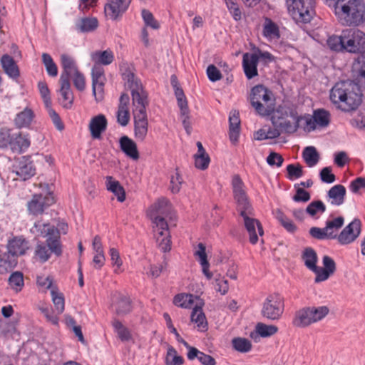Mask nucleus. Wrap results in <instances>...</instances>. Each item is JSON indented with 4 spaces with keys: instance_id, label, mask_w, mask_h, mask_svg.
<instances>
[{
    "instance_id": "1",
    "label": "nucleus",
    "mask_w": 365,
    "mask_h": 365,
    "mask_svg": "<svg viewBox=\"0 0 365 365\" xmlns=\"http://www.w3.org/2000/svg\"><path fill=\"white\" fill-rule=\"evenodd\" d=\"M232 186L237 210L243 218L244 225L249 234V240L250 243L255 245L258 242V235H264L262 225L254 217V210L245 190L244 182L239 175L233 176Z\"/></svg>"
},
{
    "instance_id": "2",
    "label": "nucleus",
    "mask_w": 365,
    "mask_h": 365,
    "mask_svg": "<svg viewBox=\"0 0 365 365\" xmlns=\"http://www.w3.org/2000/svg\"><path fill=\"white\" fill-rule=\"evenodd\" d=\"M330 100L344 112L356 110L362 102V92L359 85L353 81L336 83L330 91Z\"/></svg>"
},
{
    "instance_id": "3",
    "label": "nucleus",
    "mask_w": 365,
    "mask_h": 365,
    "mask_svg": "<svg viewBox=\"0 0 365 365\" xmlns=\"http://www.w3.org/2000/svg\"><path fill=\"white\" fill-rule=\"evenodd\" d=\"M334 14L339 23L346 27H358L365 23L364 0H337Z\"/></svg>"
},
{
    "instance_id": "4",
    "label": "nucleus",
    "mask_w": 365,
    "mask_h": 365,
    "mask_svg": "<svg viewBox=\"0 0 365 365\" xmlns=\"http://www.w3.org/2000/svg\"><path fill=\"white\" fill-rule=\"evenodd\" d=\"M123 78L131 91L132 103L135 107L134 114H147L146 108L149 105L148 95L141 82L130 70H126L123 73Z\"/></svg>"
},
{
    "instance_id": "5",
    "label": "nucleus",
    "mask_w": 365,
    "mask_h": 365,
    "mask_svg": "<svg viewBox=\"0 0 365 365\" xmlns=\"http://www.w3.org/2000/svg\"><path fill=\"white\" fill-rule=\"evenodd\" d=\"M31 232L37 237H46V244L50 247L51 252H53L56 256L61 255L62 249L60 242V232L54 225L39 220L31 228Z\"/></svg>"
},
{
    "instance_id": "6",
    "label": "nucleus",
    "mask_w": 365,
    "mask_h": 365,
    "mask_svg": "<svg viewBox=\"0 0 365 365\" xmlns=\"http://www.w3.org/2000/svg\"><path fill=\"white\" fill-rule=\"evenodd\" d=\"M288 12L297 23H309L315 14V0H286Z\"/></svg>"
},
{
    "instance_id": "7",
    "label": "nucleus",
    "mask_w": 365,
    "mask_h": 365,
    "mask_svg": "<svg viewBox=\"0 0 365 365\" xmlns=\"http://www.w3.org/2000/svg\"><path fill=\"white\" fill-rule=\"evenodd\" d=\"M284 311V299L277 293L269 294L262 304L261 315L267 321H279Z\"/></svg>"
},
{
    "instance_id": "8",
    "label": "nucleus",
    "mask_w": 365,
    "mask_h": 365,
    "mask_svg": "<svg viewBox=\"0 0 365 365\" xmlns=\"http://www.w3.org/2000/svg\"><path fill=\"white\" fill-rule=\"evenodd\" d=\"M150 220L155 225L153 231L155 232L156 241L159 248L166 252L171 249L170 235L168 225L165 217L160 215L150 216Z\"/></svg>"
},
{
    "instance_id": "9",
    "label": "nucleus",
    "mask_w": 365,
    "mask_h": 365,
    "mask_svg": "<svg viewBox=\"0 0 365 365\" xmlns=\"http://www.w3.org/2000/svg\"><path fill=\"white\" fill-rule=\"evenodd\" d=\"M43 192L33 195L31 201L28 202V210L34 215L42 214L47 207L54 203L55 200L48 184L41 185Z\"/></svg>"
},
{
    "instance_id": "10",
    "label": "nucleus",
    "mask_w": 365,
    "mask_h": 365,
    "mask_svg": "<svg viewBox=\"0 0 365 365\" xmlns=\"http://www.w3.org/2000/svg\"><path fill=\"white\" fill-rule=\"evenodd\" d=\"M345 51L349 53H364L365 51V33L359 29L344 30Z\"/></svg>"
},
{
    "instance_id": "11",
    "label": "nucleus",
    "mask_w": 365,
    "mask_h": 365,
    "mask_svg": "<svg viewBox=\"0 0 365 365\" xmlns=\"http://www.w3.org/2000/svg\"><path fill=\"white\" fill-rule=\"evenodd\" d=\"M13 173L18 176L14 180H26L33 177L36 173V168L31 158L23 156L16 159L13 165Z\"/></svg>"
},
{
    "instance_id": "12",
    "label": "nucleus",
    "mask_w": 365,
    "mask_h": 365,
    "mask_svg": "<svg viewBox=\"0 0 365 365\" xmlns=\"http://www.w3.org/2000/svg\"><path fill=\"white\" fill-rule=\"evenodd\" d=\"M361 232V221L354 219L346 226L337 236V240L341 245H348L354 242Z\"/></svg>"
},
{
    "instance_id": "13",
    "label": "nucleus",
    "mask_w": 365,
    "mask_h": 365,
    "mask_svg": "<svg viewBox=\"0 0 365 365\" xmlns=\"http://www.w3.org/2000/svg\"><path fill=\"white\" fill-rule=\"evenodd\" d=\"M131 2V0H108L104 7L105 14L112 20H116L122 16Z\"/></svg>"
},
{
    "instance_id": "14",
    "label": "nucleus",
    "mask_w": 365,
    "mask_h": 365,
    "mask_svg": "<svg viewBox=\"0 0 365 365\" xmlns=\"http://www.w3.org/2000/svg\"><path fill=\"white\" fill-rule=\"evenodd\" d=\"M322 264L323 267H318V269L315 273V283H319L326 281L331 276H332L336 270V263L334 260L329 256L324 255L323 257Z\"/></svg>"
},
{
    "instance_id": "15",
    "label": "nucleus",
    "mask_w": 365,
    "mask_h": 365,
    "mask_svg": "<svg viewBox=\"0 0 365 365\" xmlns=\"http://www.w3.org/2000/svg\"><path fill=\"white\" fill-rule=\"evenodd\" d=\"M297 114L293 104L284 101L276 109L274 108V112L272 113L271 121L272 123H277L278 121H282L288 116L297 118Z\"/></svg>"
},
{
    "instance_id": "16",
    "label": "nucleus",
    "mask_w": 365,
    "mask_h": 365,
    "mask_svg": "<svg viewBox=\"0 0 365 365\" xmlns=\"http://www.w3.org/2000/svg\"><path fill=\"white\" fill-rule=\"evenodd\" d=\"M259 56L256 53H245L242 57V67L246 77L252 79L258 76Z\"/></svg>"
},
{
    "instance_id": "17",
    "label": "nucleus",
    "mask_w": 365,
    "mask_h": 365,
    "mask_svg": "<svg viewBox=\"0 0 365 365\" xmlns=\"http://www.w3.org/2000/svg\"><path fill=\"white\" fill-rule=\"evenodd\" d=\"M29 249V242L23 237H15L9 240L7 244L8 252L12 255L16 259L17 257L26 254Z\"/></svg>"
},
{
    "instance_id": "18",
    "label": "nucleus",
    "mask_w": 365,
    "mask_h": 365,
    "mask_svg": "<svg viewBox=\"0 0 365 365\" xmlns=\"http://www.w3.org/2000/svg\"><path fill=\"white\" fill-rule=\"evenodd\" d=\"M107 125V119L103 114H99L92 118L88 126L92 138L100 139L101 134L106 130Z\"/></svg>"
},
{
    "instance_id": "19",
    "label": "nucleus",
    "mask_w": 365,
    "mask_h": 365,
    "mask_svg": "<svg viewBox=\"0 0 365 365\" xmlns=\"http://www.w3.org/2000/svg\"><path fill=\"white\" fill-rule=\"evenodd\" d=\"M148 121L147 114H134L135 137L140 141H143L147 135Z\"/></svg>"
},
{
    "instance_id": "20",
    "label": "nucleus",
    "mask_w": 365,
    "mask_h": 365,
    "mask_svg": "<svg viewBox=\"0 0 365 365\" xmlns=\"http://www.w3.org/2000/svg\"><path fill=\"white\" fill-rule=\"evenodd\" d=\"M30 146L28 135L21 132L13 133L9 148L14 152L21 153Z\"/></svg>"
},
{
    "instance_id": "21",
    "label": "nucleus",
    "mask_w": 365,
    "mask_h": 365,
    "mask_svg": "<svg viewBox=\"0 0 365 365\" xmlns=\"http://www.w3.org/2000/svg\"><path fill=\"white\" fill-rule=\"evenodd\" d=\"M292 324L294 327L301 328H304L312 324H314L310 307H306L297 311Z\"/></svg>"
},
{
    "instance_id": "22",
    "label": "nucleus",
    "mask_w": 365,
    "mask_h": 365,
    "mask_svg": "<svg viewBox=\"0 0 365 365\" xmlns=\"http://www.w3.org/2000/svg\"><path fill=\"white\" fill-rule=\"evenodd\" d=\"M61 63L63 71L59 80L70 81L72 74L78 71L76 62L71 56L63 53L61 55Z\"/></svg>"
},
{
    "instance_id": "23",
    "label": "nucleus",
    "mask_w": 365,
    "mask_h": 365,
    "mask_svg": "<svg viewBox=\"0 0 365 365\" xmlns=\"http://www.w3.org/2000/svg\"><path fill=\"white\" fill-rule=\"evenodd\" d=\"M172 212V206L169 200L165 198L158 200L151 207L150 216L160 215L168 217Z\"/></svg>"
},
{
    "instance_id": "24",
    "label": "nucleus",
    "mask_w": 365,
    "mask_h": 365,
    "mask_svg": "<svg viewBox=\"0 0 365 365\" xmlns=\"http://www.w3.org/2000/svg\"><path fill=\"white\" fill-rule=\"evenodd\" d=\"M121 150L128 157L133 160L139 158V153L137 145L132 139L126 135H123L119 140Z\"/></svg>"
},
{
    "instance_id": "25",
    "label": "nucleus",
    "mask_w": 365,
    "mask_h": 365,
    "mask_svg": "<svg viewBox=\"0 0 365 365\" xmlns=\"http://www.w3.org/2000/svg\"><path fill=\"white\" fill-rule=\"evenodd\" d=\"M60 89L59 93L62 96L61 102L62 106L65 108H71L73 103V94L71 88L70 81L59 80Z\"/></svg>"
},
{
    "instance_id": "26",
    "label": "nucleus",
    "mask_w": 365,
    "mask_h": 365,
    "mask_svg": "<svg viewBox=\"0 0 365 365\" xmlns=\"http://www.w3.org/2000/svg\"><path fill=\"white\" fill-rule=\"evenodd\" d=\"M275 98L274 95L268 97L267 100H262L256 101V103L252 106L256 113L261 116H268L272 115L274 112L275 107Z\"/></svg>"
},
{
    "instance_id": "27",
    "label": "nucleus",
    "mask_w": 365,
    "mask_h": 365,
    "mask_svg": "<svg viewBox=\"0 0 365 365\" xmlns=\"http://www.w3.org/2000/svg\"><path fill=\"white\" fill-rule=\"evenodd\" d=\"M229 135L231 142L236 143L240 130V119L239 112L237 110L231 111L229 117Z\"/></svg>"
},
{
    "instance_id": "28",
    "label": "nucleus",
    "mask_w": 365,
    "mask_h": 365,
    "mask_svg": "<svg viewBox=\"0 0 365 365\" xmlns=\"http://www.w3.org/2000/svg\"><path fill=\"white\" fill-rule=\"evenodd\" d=\"M106 186L108 191L113 192L117 197V200L119 202H123L125 201V189L118 180H114L112 176H107L106 178Z\"/></svg>"
},
{
    "instance_id": "29",
    "label": "nucleus",
    "mask_w": 365,
    "mask_h": 365,
    "mask_svg": "<svg viewBox=\"0 0 365 365\" xmlns=\"http://www.w3.org/2000/svg\"><path fill=\"white\" fill-rule=\"evenodd\" d=\"M273 95V93L263 85H257L254 86L250 92V103L254 106L256 101L260 102L262 100H267L268 97Z\"/></svg>"
},
{
    "instance_id": "30",
    "label": "nucleus",
    "mask_w": 365,
    "mask_h": 365,
    "mask_svg": "<svg viewBox=\"0 0 365 365\" xmlns=\"http://www.w3.org/2000/svg\"><path fill=\"white\" fill-rule=\"evenodd\" d=\"M346 190L344 185H336L331 187L327 196L331 200V203L334 205H341L344 202Z\"/></svg>"
},
{
    "instance_id": "31",
    "label": "nucleus",
    "mask_w": 365,
    "mask_h": 365,
    "mask_svg": "<svg viewBox=\"0 0 365 365\" xmlns=\"http://www.w3.org/2000/svg\"><path fill=\"white\" fill-rule=\"evenodd\" d=\"M202 305L203 303L201 302L200 304H196L193 307L190 318L192 322L197 324V327L200 330L205 331L207 329V322L206 321L205 315L202 312Z\"/></svg>"
},
{
    "instance_id": "32",
    "label": "nucleus",
    "mask_w": 365,
    "mask_h": 365,
    "mask_svg": "<svg viewBox=\"0 0 365 365\" xmlns=\"http://www.w3.org/2000/svg\"><path fill=\"white\" fill-rule=\"evenodd\" d=\"M1 63L5 73L10 77L16 78L19 76V71L14 58L6 54L1 58Z\"/></svg>"
},
{
    "instance_id": "33",
    "label": "nucleus",
    "mask_w": 365,
    "mask_h": 365,
    "mask_svg": "<svg viewBox=\"0 0 365 365\" xmlns=\"http://www.w3.org/2000/svg\"><path fill=\"white\" fill-rule=\"evenodd\" d=\"M34 118V113L33 110L29 108H26L16 115L14 123L16 126L19 128L28 127L30 125Z\"/></svg>"
},
{
    "instance_id": "34",
    "label": "nucleus",
    "mask_w": 365,
    "mask_h": 365,
    "mask_svg": "<svg viewBox=\"0 0 365 365\" xmlns=\"http://www.w3.org/2000/svg\"><path fill=\"white\" fill-rule=\"evenodd\" d=\"M302 259L307 268L315 274L318 269L317 252L312 248L307 247L302 254Z\"/></svg>"
},
{
    "instance_id": "35",
    "label": "nucleus",
    "mask_w": 365,
    "mask_h": 365,
    "mask_svg": "<svg viewBox=\"0 0 365 365\" xmlns=\"http://www.w3.org/2000/svg\"><path fill=\"white\" fill-rule=\"evenodd\" d=\"M187 356L189 360L197 359L202 365H216V361L212 356L206 354L197 349H192L190 352H187Z\"/></svg>"
},
{
    "instance_id": "36",
    "label": "nucleus",
    "mask_w": 365,
    "mask_h": 365,
    "mask_svg": "<svg viewBox=\"0 0 365 365\" xmlns=\"http://www.w3.org/2000/svg\"><path fill=\"white\" fill-rule=\"evenodd\" d=\"M17 264V259L9 252L0 250V273L4 274L13 269Z\"/></svg>"
},
{
    "instance_id": "37",
    "label": "nucleus",
    "mask_w": 365,
    "mask_h": 365,
    "mask_svg": "<svg viewBox=\"0 0 365 365\" xmlns=\"http://www.w3.org/2000/svg\"><path fill=\"white\" fill-rule=\"evenodd\" d=\"M91 60L96 64L109 65L114 60V56L110 50L96 51L91 55Z\"/></svg>"
},
{
    "instance_id": "38",
    "label": "nucleus",
    "mask_w": 365,
    "mask_h": 365,
    "mask_svg": "<svg viewBox=\"0 0 365 365\" xmlns=\"http://www.w3.org/2000/svg\"><path fill=\"white\" fill-rule=\"evenodd\" d=\"M256 333H251L250 336L254 337V334L259 335L262 337H269L278 331V327L273 324H266L259 322L255 327Z\"/></svg>"
},
{
    "instance_id": "39",
    "label": "nucleus",
    "mask_w": 365,
    "mask_h": 365,
    "mask_svg": "<svg viewBox=\"0 0 365 365\" xmlns=\"http://www.w3.org/2000/svg\"><path fill=\"white\" fill-rule=\"evenodd\" d=\"M195 299L198 297L191 294H178L175 296L173 303L175 305L182 308L190 309Z\"/></svg>"
},
{
    "instance_id": "40",
    "label": "nucleus",
    "mask_w": 365,
    "mask_h": 365,
    "mask_svg": "<svg viewBox=\"0 0 365 365\" xmlns=\"http://www.w3.org/2000/svg\"><path fill=\"white\" fill-rule=\"evenodd\" d=\"M274 215L276 219L279 221L281 225L289 232L294 233L297 227L294 224L292 220L289 219L280 209H277L274 211Z\"/></svg>"
},
{
    "instance_id": "41",
    "label": "nucleus",
    "mask_w": 365,
    "mask_h": 365,
    "mask_svg": "<svg viewBox=\"0 0 365 365\" xmlns=\"http://www.w3.org/2000/svg\"><path fill=\"white\" fill-rule=\"evenodd\" d=\"M263 35L269 39H278L280 37L278 26L270 19H265Z\"/></svg>"
},
{
    "instance_id": "42",
    "label": "nucleus",
    "mask_w": 365,
    "mask_h": 365,
    "mask_svg": "<svg viewBox=\"0 0 365 365\" xmlns=\"http://www.w3.org/2000/svg\"><path fill=\"white\" fill-rule=\"evenodd\" d=\"M293 119L295 120L294 124H292L289 120L284 119L282 121H278L277 123H272V125L274 127L279 128L281 133H293L297 130L299 126V121L302 119V117L297 115V118Z\"/></svg>"
},
{
    "instance_id": "43",
    "label": "nucleus",
    "mask_w": 365,
    "mask_h": 365,
    "mask_svg": "<svg viewBox=\"0 0 365 365\" xmlns=\"http://www.w3.org/2000/svg\"><path fill=\"white\" fill-rule=\"evenodd\" d=\"M302 157L309 167H314L316 165L320 158L319 153L313 146L306 147L303 150Z\"/></svg>"
},
{
    "instance_id": "44",
    "label": "nucleus",
    "mask_w": 365,
    "mask_h": 365,
    "mask_svg": "<svg viewBox=\"0 0 365 365\" xmlns=\"http://www.w3.org/2000/svg\"><path fill=\"white\" fill-rule=\"evenodd\" d=\"M51 295L54 305L55 311L58 314L63 313L65 309V300L63 294L58 292V287H53Z\"/></svg>"
},
{
    "instance_id": "45",
    "label": "nucleus",
    "mask_w": 365,
    "mask_h": 365,
    "mask_svg": "<svg viewBox=\"0 0 365 365\" xmlns=\"http://www.w3.org/2000/svg\"><path fill=\"white\" fill-rule=\"evenodd\" d=\"M8 282L14 291L19 292L24 286L23 273L19 271L13 272L9 277Z\"/></svg>"
},
{
    "instance_id": "46",
    "label": "nucleus",
    "mask_w": 365,
    "mask_h": 365,
    "mask_svg": "<svg viewBox=\"0 0 365 365\" xmlns=\"http://www.w3.org/2000/svg\"><path fill=\"white\" fill-rule=\"evenodd\" d=\"M327 45L331 50L335 51H345V40L344 30L340 36L333 35L327 39Z\"/></svg>"
},
{
    "instance_id": "47",
    "label": "nucleus",
    "mask_w": 365,
    "mask_h": 365,
    "mask_svg": "<svg viewBox=\"0 0 365 365\" xmlns=\"http://www.w3.org/2000/svg\"><path fill=\"white\" fill-rule=\"evenodd\" d=\"M131 311L130 300L121 294L118 297V302L115 304V312L118 315L127 314Z\"/></svg>"
},
{
    "instance_id": "48",
    "label": "nucleus",
    "mask_w": 365,
    "mask_h": 365,
    "mask_svg": "<svg viewBox=\"0 0 365 365\" xmlns=\"http://www.w3.org/2000/svg\"><path fill=\"white\" fill-rule=\"evenodd\" d=\"M344 218L342 216L337 217L330 220H327L326 222V230L327 232H331L332 239H336L338 235H336V232H337L344 225Z\"/></svg>"
},
{
    "instance_id": "49",
    "label": "nucleus",
    "mask_w": 365,
    "mask_h": 365,
    "mask_svg": "<svg viewBox=\"0 0 365 365\" xmlns=\"http://www.w3.org/2000/svg\"><path fill=\"white\" fill-rule=\"evenodd\" d=\"M184 359L178 354L177 351L172 346H169L165 356L166 365H182Z\"/></svg>"
},
{
    "instance_id": "50",
    "label": "nucleus",
    "mask_w": 365,
    "mask_h": 365,
    "mask_svg": "<svg viewBox=\"0 0 365 365\" xmlns=\"http://www.w3.org/2000/svg\"><path fill=\"white\" fill-rule=\"evenodd\" d=\"M313 118L318 125L327 127L330 122V113L324 109H317L314 111Z\"/></svg>"
},
{
    "instance_id": "51",
    "label": "nucleus",
    "mask_w": 365,
    "mask_h": 365,
    "mask_svg": "<svg viewBox=\"0 0 365 365\" xmlns=\"http://www.w3.org/2000/svg\"><path fill=\"white\" fill-rule=\"evenodd\" d=\"M76 27L81 32H90L98 27V21L96 18L82 19Z\"/></svg>"
},
{
    "instance_id": "52",
    "label": "nucleus",
    "mask_w": 365,
    "mask_h": 365,
    "mask_svg": "<svg viewBox=\"0 0 365 365\" xmlns=\"http://www.w3.org/2000/svg\"><path fill=\"white\" fill-rule=\"evenodd\" d=\"M233 348L239 352L246 353L251 350L252 344L245 338L236 337L232 340Z\"/></svg>"
},
{
    "instance_id": "53",
    "label": "nucleus",
    "mask_w": 365,
    "mask_h": 365,
    "mask_svg": "<svg viewBox=\"0 0 365 365\" xmlns=\"http://www.w3.org/2000/svg\"><path fill=\"white\" fill-rule=\"evenodd\" d=\"M42 61L46 70L50 76L56 77L58 75V68L51 55L46 53L42 54Z\"/></svg>"
},
{
    "instance_id": "54",
    "label": "nucleus",
    "mask_w": 365,
    "mask_h": 365,
    "mask_svg": "<svg viewBox=\"0 0 365 365\" xmlns=\"http://www.w3.org/2000/svg\"><path fill=\"white\" fill-rule=\"evenodd\" d=\"M51 250L48 245L43 243H38L35 250V255L39 259L41 262H46L51 256Z\"/></svg>"
},
{
    "instance_id": "55",
    "label": "nucleus",
    "mask_w": 365,
    "mask_h": 365,
    "mask_svg": "<svg viewBox=\"0 0 365 365\" xmlns=\"http://www.w3.org/2000/svg\"><path fill=\"white\" fill-rule=\"evenodd\" d=\"M309 307L311 309V312L312 314L314 323H317V322L322 320L329 313V309L327 306Z\"/></svg>"
},
{
    "instance_id": "56",
    "label": "nucleus",
    "mask_w": 365,
    "mask_h": 365,
    "mask_svg": "<svg viewBox=\"0 0 365 365\" xmlns=\"http://www.w3.org/2000/svg\"><path fill=\"white\" fill-rule=\"evenodd\" d=\"M287 178L293 180L299 178L304 175L302 167L300 164H289L287 167Z\"/></svg>"
},
{
    "instance_id": "57",
    "label": "nucleus",
    "mask_w": 365,
    "mask_h": 365,
    "mask_svg": "<svg viewBox=\"0 0 365 365\" xmlns=\"http://www.w3.org/2000/svg\"><path fill=\"white\" fill-rule=\"evenodd\" d=\"M142 18L146 26H149L153 29H158L160 24L157 20L155 19L153 14L145 9L141 11Z\"/></svg>"
},
{
    "instance_id": "58",
    "label": "nucleus",
    "mask_w": 365,
    "mask_h": 365,
    "mask_svg": "<svg viewBox=\"0 0 365 365\" xmlns=\"http://www.w3.org/2000/svg\"><path fill=\"white\" fill-rule=\"evenodd\" d=\"M310 235L317 240L332 239L333 236L331 232H327L326 228H319L312 227L309 230Z\"/></svg>"
},
{
    "instance_id": "59",
    "label": "nucleus",
    "mask_w": 365,
    "mask_h": 365,
    "mask_svg": "<svg viewBox=\"0 0 365 365\" xmlns=\"http://www.w3.org/2000/svg\"><path fill=\"white\" fill-rule=\"evenodd\" d=\"M13 132L11 129L1 128L0 130V148H9Z\"/></svg>"
},
{
    "instance_id": "60",
    "label": "nucleus",
    "mask_w": 365,
    "mask_h": 365,
    "mask_svg": "<svg viewBox=\"0 0 365 365\" xmlns=\"http://www.w3.org/2000/svg\"><path fill=\"white\" fill-rule=\"evenodd\" d=\"M350 124L354 128L365 130V110H359L357 115L350 120Z\"/></svg>"
},
{
    "instance_id": "61",
    "label": "nucleus",
    "mask_w": 365,
    "mask_h": 365,
    "mask_svg": "<svg viewBox=\"0 0 365 365\" xmlns=\"http://www.w3.org/2000/svg\"><path fill=\"white\" fill-rule=\"evenodd\" d=\"M105 81L92 82V92L95 96L96 101L99 102L104 97Z\"/></svg>"
},
{
    "instance_id": "62",
    "label": "nucleus",
    "mask_w": 365,
    "mask_h": 365,
    "mask_svg": "<svg viewBox=\"0 0 365 365\" xmlns=\"http://www.w3.org/2000/svg\"><path fill=\"white\" fill-rule=\"evenodd\" d=\"M325 210L326 207L321 200L312 202L306 209V212L311 216H314L317 212H324Z\"/></svg>"
},
{
    "instance_id": "63",
    "label": "nucleus",
    "mask_w": 365,
    "mask_h": 365,
    "mask_svg": "<svg viewBox=\"0 0 365 365\" xmlns=\"http://www.w3.org/2000/svg\"><path fill=\"white\" fill-rule=\"evenodd\" d=\"M183 182L182 178L176 169L175 175L171 176L170 179V190L173 193H178L180 190L181 185Z\"/></svg>"
},
{
    "instance_id": "64",
    "label": "nucleus",
    "mask_w": 365,
    "mask_h": 365,
    "mask_svg": "<svg viewBox=\"0 0 365 365\" xmlns=\"http://www.w3.org/2000/svg\"><path fill=\"white\" fill-rule=\"evenodd\" d=\"M130 120V113L128 108H118L117 122L121 126H126Z\"/></svg>"
}]
</instances>
